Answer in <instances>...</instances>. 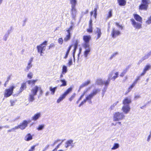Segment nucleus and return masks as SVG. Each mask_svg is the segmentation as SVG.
I'll return each mask as SVG.
<instances>
[{
  "instance_id": "18",
  "label": "nucleus",
  "mask_w": 151,
  "mask_h": 151,
  "mask_svg": "<svg viewBox=\"0 0 151 151\" xmlns=\"http://www.w3.org/2000/svg\"><path fill=\"white\" fill-rule=\"evenodd\" d=\"M27 86L26 83H22L21 85V86L20 88L19 92V93H21L24 89H26Z\"/></svg>"
},
{
  "instance_id": "54",
  "label": "nucleus",
  "mask_w": 151,
  "mask_h": 151,
  "mask_svg": "<svg viewBox=\"0 0 151 151\" xmlns=\"http://www.w3.org/2000/svg\"><path fill=\"white\" fill-rule=\"evenodd\" d=\"M90 83V80H88L87 82H86L85 83H83L84 84V86H85L88 85Z\"/></svg>"
},
{
  "instance_id": "36",
  "label": "nucleus",
  "mask_w": 151,
  "mask_h": 151,
  "mask_svg": "<svg viewBox=\"0 0 151 151\" xmlns=\"http://www.w3.org/2000/svg\"><path fill=\"white\" fill-rule=\"evenodd\" d=\"M32 67V65L31 64L28 63V65L26 67V69L24 70L25 71L27 72L29 69H30Z\"/></svg>"
},
{
  "instance_id": "61",
  "label": "nucleus",
  "mask_w": 151,
  "mask_h": 151,
  "mask_svg": "<svg viewBox=\"0 0 151 151\" xmlns=\"http://www.w3.org/2000/svg\"><path fill=\"white\" fill-rule=\"evenodd\" d=\"M50 46L51 47V48H52V47H54L55 46V45L54 44L52 43H51L50 45Z\"/></svg>"
},
{
  "instance_id": "31",
  "label": "nucleus",
  "mask_w": 151,
  "mask_h": 151,
  "mask_svg": "<svg viewBox=\"0 0 151 151\" xmlns=\"http://www.w3.org/2000/svg\"><path fill=\"white\" fill-rule=\"evenodd\" d=\"M128 70V68H127L124 69L122 73L120 75V76L121 77H123L124 75L126 73Z\"/></svg>"
},
{
  "instance_id": "47",
  "label": "nucleus",
  "mask_w": 151,
  "mask_h": 151,
  "mask_svg": "<svg viewBox=\"0 0 151 151\" xmlns=\"http://www.w3.org/2000/svg\"><path fill=\"white\" fill-rule=\"evenodd\" d=\"M33 75L32 74V73L31 72L29 73L27 75V77L30 79H31L32 78Z\"/></svg>"
},
{
  "instance_id": "24",
  "label": "nucleus",
  "mask_w": 151,
  "mask_h": 151,
  "mask_svg": "<svg viewBox=\"0 0 151 151\" xmlns=\"http://www.w3.org/2000/svg\"><path fill=\"white\" fill-rule=\"evenodd\" d=\"M38 91V87L37 86H36L35 88L33 89H32L31 90V92L32 93V94L34 95H36L37 94V93Z\"/></svg>"
},
{
  "instance_id": "41",
  "label": "nucleus",
  "mask_w": 151,
  "mask_h": 151,
  "mask_svg": "<svg viewBox=\"0 0 151 151\" xmlns=\"http://www.w3.org/2000/svg\"><path fill=\"white\" fill-rule=\"evenodd\" d=\"M87 31L88 32L91 33L93 31L92 25H89V28L87 29Z\"/></svg>"
},
{
  "instance_id": "52",
  "label": "nucleus",
  "mask_w": 151,
  "mask_h": 151,
  "mask_svg": "<svg viewBox=\"0 0 151 151\" xmlns=\"http://www.w3.org/2000/svg\"><path fill=\"white\" fill-rule=\"evenodd\" d=\"M140 98V96L139 94H135L134 97V99H137Z\"/></svg>"
},
{
  "instance_id": "55",
  "label": "nucleus",
  "mask_w": 151,
  "mask_h": 151,
  "mask_svg": "<svg viewBox=\"0 0 151 151\" xmlns=\"http://www.w3.org/2000/svg\"><path fill=\"white\" fill-rule=\"evenodd\" d=\"M10 102L11 103V106H12L14 105L15 103V101L13 100H10Z\"/></svg>"
},
{
  "instance_id": "23",
  "label": "nucleus",
  "mask_w": 151,
  "mask_h": 151,
  "mask_svg": "<svg viewBox=\"0 0 151 151\" xmlns=\"http://www.w3.org/2000/svg\"><path fill=\"white\" fill-rule=\"evenodd\" d=\"M77 46H78V44L77 43H75V45H74V50H73V58H74V61H75V55L76 51V50L77 47Z\"/></svg>"
},
{
  "instance_id": "53",
  "label": "nucleus",
  "mask_w": 151,
  "mask_h": 151,
  "mask_svg": "<svg viewBox=\"0 0 151 151\" xmlns=\"http://www.w3.org/2000/svg\"><path fill=\"white\" fill-rule=\"evenodd\" d=\"M90 83V80H88L87 82H86L85 83H83L84 84V86H85L88 85Z\"/></svg>"
},
{
  "instance_id": "59",
  "label": "nucleus",
  "mask_w": 151,
  "mask_h": 151,
  "mask_svg": "<svg viewBox=\"0 0 151 151\" xmlns=\"http://www.w3.org/2000/svg\"><path fill=\"white\" fill-rule=\"evenodd\" d=\"M107 87H104L103 88V89L102 90V92L104 93H105L106 91V90H107Z\"/></svg>"
},
{
  "instance_id": "19",
  "label": "nucleus",
  "mask_w": 151,
  "mask_h": 151,
  "mask_svg": "<svg viewBox=\"0 0 151 151\" xmlns=\"http://www.w3.org/2000/svg\"><path fill=\"white\" fill-rule=\"evenodd\" d=\"M24 139L26 141H29L32 139V136L30 134L28 133L25 136Z\"/></svg>"
},
{
  "instance_id": "46",
  "label": "nucleus",
  "mask_w": 151,
  "mask_h": 151,
  "mask_svg": "<svg viewBox=\"0 0 151 151\" xmlns=\"http://www.w3.org/2000/svg\"><path fill=\"white\" fill-rule=\"evenodd\" d=\"M58 42L60 45H62L63 42V40L62 38H59L58 40Z\"/></svg>"
},
{
  "instance_id": "8",
  "label": "nucleus",
  "mask_w": 151,
  "mask_h": 151,
  "mask_svg": "<svg viewBox=\"0 0 151 151\" xmlns=\"http://www.w3.org/2000/svg\"><path fill=\"white\" fill-rule=\"evenodd\" d=\"M118 72L115 73L114 70L112 71L109 74L108 79H109L110 81L111 79L114 81L118 77Z\"/></svg>"
},
{
  "instance_id": "42",
  "label": "nucleus",
  "mask_w": 151,
  "mask_h": 151,
  "mask_svg": "<svg viewBox=\"0 0 151 151\" xmlns=\"http://www.w3.org/2000/svg\"><path fill=\"white\" fill-rule=\"evenodd\" d=\"M76 95V93H73L71 97L69 99V100L70 101H71L75 97Z\"/></svg>"
},
{
  "instance_id": "32",
  "label": "nucleus",
  "mask_w": 151,
  "mask_h": 151,
  "mask_svg": "<svg viewBox=\"0 0 151 151\" xmlns=\"http://www.w3.org/2000/svg\"><path fill=\"white\" fill-rule=\"evenodd\" d=\"M60 81L62 83L60 85V87L64 86L67 85V82L65 79H61Z\"/></svg>"
},
{
  "instance_id": "50",
  "label": "nucleus",
  "mask_w": 151,
  "mask_h": 151,
  "mask_svg": "<svg viewBox=\"0 0 151 151\" xmlns=\"http://www.w3.org/2000/svg\"><path fill=\"white\" fill-rule=\"evenodd\" d=\"M64 140H61V142L59 144H58L56 147L55 148V149H56V150L61 145L62 142H63Z\"/></svg>"
},
{
  "instance_id": "14",
  "label": "nucleus",
  "mask_w": 151,
  "mask_h": 151,
  "mask_svg": "<svg viewBox=\"0 0 151 151\" xmlns=\"http://www.w3.org/2000/svg\"><path fill=\"white\" fill-rule=\"evenodd\" d=\"M151 68V65L149 64L147 65L145 67L143 72L141 74L140 76H143Z\"/></svg>"
},
{
  "instance_id": "6",
  "label": "nucleus",
  "mask_w": 151,
  "mask_h": 151,
  "mask_svg": "<svg viewBox=\"0 0 151 151\" xmlns=\"http://www.w3.org/2000/svg\"><path fill=\"white\" fill-rule=\"evenodd\" d=\"M14 86H11L9 88L6 89L4 93V96L7 98L12 95L13 93L14 89Z\"/></svg>"
},
{
  "instance_id": "17",
  "label": "nucleus",
  "mask_w": 151,
  "mask_h": 151,
  "mask_svg": "<svg viewBox=\"0 0 151 151\" xmlns=\"http://www.w3.org/2000/svg\"><path fill=\"white\" fill-rule=\"evenodd\" d=\"M95 33L96 35H97V39L100 38L102 34L100 29L98 28H97L96 30L95 31Z\"/></svg>"
},
{
  "instance_id": "56",
  "label": "nucleus",
  "mask_w": 151,
  "mask_h": 151,
  "mask_svg": "<svg viewBox=\"0 0 151 151\" xmlns=\"http://www.w3.org/2000/svg\"><path fill=\"white\" fill-rule=\"evenodd\" d=\"M39 90L40 91V94H39V96H40L42 95V94L43 93V91H42V90H41L40 88H39V87H38V91H39Z\"/></svg>"
},
{
  "instance_id": "63",
  "label": "nucleus",
  "mask_w": 151,
  "mask_h": 151,
  "mask_svg": "<svg viewBox=\"0 0 151 151\" xmlns=\"http://www.w3.org/2000/svg\"><path fill=\"white\" fill-rule=\"evenodd\" d=\"M133 87H131V86L128 88V92H127V93H128V92H129L131 90V89Z\"/></svg>"
},
{
  "instance_id": "9",
  "label": "nucleus",
  "mask_w": 151,
  "mask_h": 151,
  "mask_svg": "<svg viewBox=\"0 0 151 151\" xmlns=\"http://www.w3.org/2000/svg\"><path fill=\"white\" fill-rule=\"evenodd\" d=\"M142 2L143 4L139 6V9L141 10H147L148 4V1L147 0H142Z\"/></svg>"
},
{
  "instance_id": "45",
  "label": "nucleus",
  "mask_w": 151,
  "mask_h": 151,
  "mask_svg": "<svg viewBox=\"0 0 151 151\" xmlns=\"http://www.w3.org/2000/svg\"><path fill=\"white\" fill-rule=\"evenodd\" d=\"M118 54V52H116L112 55L110 58V60H111L114 57H115Z\"/></svg>"
},
{
  "instance_id": "33",
  "label": "nucleus",
  "mask_w": 151,
  "mask_h": 151,
  "mask_svg": "<svg viewBox=\"0 0 151 151\" xmlns=\"http://www.w3.org/2000/svg\"><path fill=\"white\" fill-rule=\"evenodd\" d=\"M110 81V80L108 79L106 81H103V84L105 85V87H107L108 86L109 84Z\"/></svg>"
},
{
  "instance_id": "39",
  "label": "nucleus",
  "mask_w": 151,
  "mask_h": 151,
  "mask_svg": "<svg viewBox=\"0 0 151 151\" xmlns=\"http://www.w3.org/2000/svg\"><path fill=\"white\" fill-rule=\"evenodd\" d=\"M45 125L44 124H42L38 126V131L42 130L44 128Z\"/></svg>"
},
{
  "instance_id": "29",
  "label": "nucleus",
  "mask_w": 151,
  "mask_h": 151,
  "mask_svg": "<svg viewBox=\"0 0 151 151\" xmlns=\"http://www.w3.org/2000/svg\"><path fill=\"white\" fill-rule=\"evenodd\" d=\"M71 34H68L66 35V36L64 38V41L65 42H67L70 39Z\"/></svg>"
},
{
  "instance_id": "60",
  "label": "nucleus",
  "mask_w": 151,
  "mask_h": 151,
  "mask_svg": "<svg viewBox=\"0 0 151 151\" xmlns=\"http://www.w3.org/2000/svg\"><path fill=\"white\" fill-rule=\"evenodd\" d=\"M11 78V76H8L7 78V80L6 81V83H7L9 81V80Z\"/></svg>"
},
{
  "instance_id": "38",
  "label": "nucleus",
  "mask_w": 151,
  "mask_h": 151,
  "mask_svg": "<svg viewBox=\"0 0 151 151\" xmlns=\"http://www.w3.org/2000/svg\"><path fill=\"white\" fill-rule=\"evenodd\" d=\"M112 15V10L111 9L110 10L108 13V15L106 17V19H108L111 18Z\"/></svg>"
},
{
  "instance_id": "51",
  "label": "nucleus",
  "mask_w": 151,
  "mask_h": 151,
  "mask_svg": "<svg viewBox=\"0 0 151 151\" xmlns=\"http://www.w3.org/2000/svg\"><path fill=\"white\" fill-rule=\"evenodd\" d=\"M36 145H33L32 146L31 148L28 150V151H33L35 150V147Z\"/></svg>"
},
{
  "instance_id": "35",
  "label": "nucleus",
  "mask_w": 151,
  "mask_h": 151,
  "mask_svg": "<svg viewBox=\"0 0 151 151\" xmlns=\"http://www.w3.org/2000/svg\"><path fill=\"white\" fill-rule=\"evenodd\" d=\"M119 147V145L118 143H115L114 144L113 147L111 148V150H116Z\"/></svg>"
},
{
  "instance_id": "57",
  "label": "nucleus",
  "mask_w": 151,
  "mask_h": 151,
  "mask_svg": "<svg viewBox=\"0 0 151 151\" xmlns=\"http://www.w3.org/2000/svg\"><path fill=\"white\" fill-rule=\"evenodd\" d=\"M151 137V131L150 132V134L148 136L147 139V141L148 142H149L150 141V139Z\"/></svg>"
},
{
  "instance_id": "27",
  "label": "nucleus",
  "mask_w": 151,
  "mask_h": 151,
  "mask_svg": "<svg viewBox=\"0 0 151 151\" xmlns=\"http://www.w3.org/2000/svg\"><path fill=\"white\" fill-rule=\"evenodd\" d=\"M67 72V67L65 65H63L62 68V73L65 74Z\"/></svg>"
},
{
  "instance_id": "5",
  "label": "nucleus",
  "mask_w": 151,
  "mask_h": 151,
  "mask_svg": "<svg viewBox=\"0 0 151 151\" xmlns=\"http://www.w3.org/2000/svg\"><path fill=\"white\" fill-rule=\"evenodd\" d=\"M91 37L90 35H84L83 36V40L84 43L83 44V47H88L90 46L89 41L91 39Z\"/></svg>"
},
{
  "instance_id": "58",
  "label": "nucleus",
  "mask_w": 151,
  "mask_h": 151,
  "mask_svg": "<svg viewBox=\"0 0 151 151\" xmlns=\"http://www.w3.org/2000/svg\"><path fill=\"white\" fill-rule=\"evenodd\" d=\"M137 82L135 81L131 85V87H134L135 84L137 83Z\"/></svg>"
},
{
  "instance_id": "62",
  "label": "nucleus",
  "mask_w": 151,
  "mask_h": 151,
  "mask_svg": "<svg viewBox=\"0 0 151 151\" xmlns=\"http://www.w3.org/2000/svg\"><path fill=\"white\" fill-rule=\"evenodd\" d=\"M87 101H86V100H85V99H84V100L82 101L81 102V104H82V105L84 104L85 103H86V102Z\"/></svg>"
},
{
  "instance_id": "20",
  "label": "nucleus",
  "mask_w": 151,
  "mask_h": 151,
  "mask_svg": "<svg viewBox=\"0 0 151 151\" xmlns=\"http://www.w3.org/2000/svg\"><path fill=\"white\" fill-rule=\"evenodd\" d=\"M134 16L135 19L137 21L142 23V18L140 16L137 14H134Z\"/></svg>"
},
{
  "instance_id": "16",
  "label": "nucleus",
  "mask_w": 151,
  "mask_h": 151,
  "mask_svg": "<svg viewBox=\"0 0 151 151\" xmlns=\"http://www.w3.org/2000/svg\"><path fill=\"white\" fill-rule=\"evenodd\" d=\"M84 48L85 49V50L84 52V55L85 57L86 58L88 55L91 51V48L90 47V46L88 47Z\"/></svg>"
},
{
  "instance_id": "1",
  "label": "nucleus",
  "mask_w": 151,
  "mask_h": 151,
  "mask_svg": "<svg viewBox=\"0 0 151 151\" xmlns=\"http://www.w3.org/2000/svg\"><path fill=\"white\" fill-rule=\"evenodd\" d=\"M131 102L130 98L127 97H126L123 101L124 106L122 107V110L125 114H127L129 111L130 108L129 104Z\"/></svg>"
},
{
  "instance_id": "28",
  "label": "nucleus",
  "mask_w": 151,
  "mask_h": 151,
  "mask_svg": "<svg viewBox=\"0 0 151 151\" xmlns=\"http://www.w3.org/2000/svg\"><path fill=\"white\" fill-rule=\"evenodd\" d=\"M71 47H72V45H70L68 49L66 52V53L65 55V56L64 58V59H66L68 57V55L69 54V52H70V50L71 49Z\"/></svg>"
},
{
  "instance_id": "43",
  "label": "nucleus",
  "mask_w": 151,
  "mask_h": 151,
  "mask_svg": "<svg viewBox=\"0 0 151 151\" xmlns=\"http://www.w3.org/2000/svg\"><path fill=\"white\" fill-rule=\"evenodd\" d=\"M38 119V113L36 114L32 117V119L33 120H36Z\"/></svg>"
},
{
  "instance_id": "40",
  "label": "nucleus",
  "mask_w": 151,
  "mask_h": 151,
  "mask_svg": "<svg viewBox=\"0 0 151 151\" xmlns=\"http://www.w3.org/2000/svg\"><path fill=\"white\" fill-rule=\"evenodd\" d=\"M119 101H117L116 102L114 103L111 106H110V109H111V110H113L114 109V107L117 105V104L118 103Z\"/></svg>"
},
{
  "instance_id": "25",
  "label": "nucleus",
  "mask_w": 151,
  "mask_h": 151,
  "mask_svg": "<svg viewBox=\"0 0 151 151\" xmlns=\"http://www.w3.org/2000/svg\"><path fill=\"white\" fill-rule=\"evenodd\" d=\"M57 88V87H55L54 88H52V87H50V90L51 92V94L54 95L55 92Z\"/></svg>"
},
{
  "instance_id": "48",
  "label": "nucleus",
  "mask_w": 151,
  "mask_h": 151,
  "mask_svg": "<svg viewBox=\"0 0 151 151\" xmlns=\"http://www.w3.org/2000/svg\"><path fill=\"white\" fill-rule=\"evenodd\" d=\"M73 26H71L69 29L67 30V31L68 33L71 34L70 33V31L72 30Z\"/></svg>"
},
{
  "instance_id": "37",
  "label": "nucleus",
  "mask_w": 151,
  "mask_h": 151,
  "mask_svg": "<svg viewBox=\"0 0 151 151\" xmlns=\"http://www.w3.org/2000/svg\"><path fill=\"white\" fill-rule=\"evenodd\" d=\"M35 95L33 94H30L29 95V100L30 101H32L34 100V96Z\"/></svg>"
},
{
  "instance_id": "26",
  "label": "nucleus",
  "mask_w": 151,
  "mask_h": 151,
  "mask_svg": "<svg viewBox=\"0 0 151 151\" xmlns=\"http://www.w3.org/2000/svg\"><path fill=\"white\" fill-rule=\"evenodd\" d=\"M119 4L120 6H124L126 4V2L125 0H118Z\"/></svg>"
},
{
  "instance_id": "7",
  "label": "nucleus",
  "mask_w": 151,
  "mask_h": 151,
  "mask_svg": "<svg viewBox=\"0 0 151 151\" xmlns=\"http://www.w3.org/2000/svg\"><path fill=\"white\" fill-rule=\"evenodd\" d=\"M47 41H45L39 45H38V52H40L41 55L43 53L42 51L45 50L46 46L47 45Z\"/></svg>"
},
{
  "instance_id": "10",
  "label": "nucleus",
  "mask_w": 151,
  "mask_h": 151,
  "mask_svg": "<svg viewBox=\"0 0 151 151\" xmlns=\"http://www.w3.org/2000/svg\"><path fill=\"white\" fill-rule=\"evenodd\" d=\"M29 122H27V120H24L22 122L18 125V127L19 129L22 130H23L25 129L26 127L27 126Z\"/></svg>"
},
{
  "instance_id": "11",
  "label": "nucleus",
  "mask_w": 151,
  "mask_h": 151,
  "mask_svg": "<svg viewBox=\"0 0 151 151\" xmlns=\"http://www.w3.org/2000/svg\"><path fill=\"white\" fill-rule=\"evenodd\" d=\"M151 55V50L149 52L147 53L139 61L138 64H140L143 61L148 59Z\"/></svg>"
},
{
  "instance_id": "30",
  "label": "nucleus",
  "mask_w": 151,
  "mask_h": 151,
  "mask_svg": "<svg viewBox=\"0 0 151 151\" xmlns=\"http://www.w3.org/2000/svg\"><path fill=\"white\" fill-rule=\"evenodd\" d=\"M37 80H29L27 81V82L29 84L35 85V83L37 82Z\"/></svg>"
},
{
  "instance_id": "15",
  "label": "nucleus",
  "mask_w": 151,
  "mask_h": 151,
  "mask_svg": "<svg viewBox=\"0 0 151 151\" xmlns=\"http://www.w3.org/2000/svg\"><path fill=\"white\" fill-rule=\"evenodd\" d=\"M76 12V9L75 8V7H71V13L72 15V18L73 19H75V18Z\"/></svg>"
},
{
  "instance_id": "12",
  "label": "nucleus",
  "mask_w": 151,
  "mask_h": 151,
  "mask_svg": "<svg viewBox=\"0 0 151 151\" xmlns=\"http://www.w3.org/2000/svg\"><path fill=\"white\" fill-rule=\"evenodd\" d=\"M131 21L134 27L136 29H139L142 27L141 24L137 22L134 19H131Z\"/></svg>"
},
{
  "instance_id": "64",
  "label": "nucleus",
  "mask_w": 151,
  "mask_h": 151,
  "mask_svg": "<svg viewBox=\"0 0 151 151\" xmlns=\"http://www.w3.org/2000/svg\"><path fill=\"white\" fill-rule=\"evenodd\" d=\"M49 145H47V146H46L44 148V149L43 150V151H44V150H46L48 149L49 147Z\"/></svg>"
},
{
  "instance_id": "21",
  "label": "nucleus",
  "mask_w": 151,
  "mask_h": 151,
  "mask_svg": "<svg viewBox=\"0 0 151 151\" xmlns=\"http://www.w3.org/2000/svg\"><path fill=\"white\" fill-rule=\"evenodd\" d=\"M73 141L71 139L67 141L65 143V147L66 148H68L69 146H70L71 144L73 143Z\"/></svg>"
},
{
  "instance_id": "34",
  "label": "nucleus",
  "mask_w": 151,
  "mask_h": 151,
  "mask_svg": "<svg viewBox=\"0 0 151 151\" xmlns=\"http://www.w3.org/2000/svg\"><path fill=\"white\" fill-rule=\"evenodd\" d=\"M96 84L99 85L103 84V81L101 79H98L96 82Z\"/></svg>"
},
{
  "instance_id": "4",
  "label": "nucleus",
  "mask_w": 151,
  "mask_h": 151,
  "mask_svg": "<svg viewBox=\"0 0 151 151\" xmlns=\"http://www.w3.org/2000/svg\"><path fill=\"white\" fill-rule=\"evenodd\" d=\"M125 116L122 112H115L114 115V121H118L122 120L124 118Z\"/></svg>"
},
{
  "instance_id": "49",
  "label": "nucleus",
  "mask_w": 151,
  "mask_h": 151,
  "mask_svg": "<svg viewBox=\"0 0 151 151\" xmlns=\"http://www.w3.org/2000/svg\"><path fill=\"white\" fill-rule=\"evenodd\" d=\"M146 22L148 24H151V16L148 18V20Z\"/></svg>"
},
{
  "instance_id": "2",
  "label": "nucleus",
  "mask_w": 151,
  "mask_h": 151,
  "mask_svg": "<svg viewBox=\"0 0 151 151\" xmlns=\"http://www.w3.org/2000/svg\"><path fill=\"white\" fill-rule=\"evenodd\" d=\"M99 90L98 89H94L93 91L92 92L90 93V94L87 95L86 97L85 100L86 101H87L88 102L91 104L92 103L91 101V99L93 97L96 95L98 93V91H99Z\"/></svg>"
},
{
  "instance_id": "3",
  "label": "nucleus",
  "mask_w": 151,
  "mask_h": 151,
  "mask_svg": "<svg viewBox=\"0 0 151 151\" xmlns=\"http://www.w3.org/2000/svg\"><path fill=\"white\" fill-rule=\"evenodd\" d=\"M72 90L73 88L71 86L68 88L66 91L59 97V99L57 101V103H59L60 102L63 100L65 98L66 96L72 91Z\"/></svg>"
},
{
  "instance_id": "22",
  "label": "nucleus",
  "mask_w": 151,
  "mask_h": 151,
  "mask_svg": "<svg viewBox=\"0 0 151 151\" xmlns=\"http://www.w3.org/2000/svg\"><path fill=\"white\" fill-rule=\"evenodd\" d=\"M70 2L71 5V7H75L77 4V0H70Z\"/></svg>"
},
{
  "instance_id": "13",
  "label": "nucleus",
  "mask_w": 151,
  "mask_h": 151,
  "mask_svg": "<svg viewBox=\"0 0 151 151\" xmlns=\"http://www.w3.org/2000/svg\"><path fill=\"white\" fill-rule=\"evenodd\" d=\"M121 34L120 32L118 30H116L113 28L112 31L111 35L112 37L115 38L116 36L119 35Z\"/></svg>"
},
{
  "instance_id": "44",
  "label": "nucleus",
  "mask_w": 151,
  "mask_h": 151,
  "mask_svg": "<svg viewBox=\"0 0 151 151\" xmlns=\"http://www.w3.org/2000/svg\"><path fill=\"white\" fill-rule=\"evenodd\" d=\"M72 58H70L69 60L68 63V65L69 66H70L72 64Z\"/></svg>"
}]
</instances>
